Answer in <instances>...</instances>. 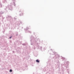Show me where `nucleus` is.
Here are the masks:
<instances>
[{"label": "nucleus", "mask_w": 74, "mask_h": 74, "mask_svg": "<svg viewBox=\"0 0 74 74\" xmlns=\"http://www.w3.org/2000/svg\"><path fill=\"white\" fill-rule=\"evenodd\" d=\"M12 71L11 69H10V72H12Z\"/></svg>", "instance_id": "nucleus-2"}, {"label": "nucleus", "mask_w": 74, "mask_h": 74, "mask_svg": "<svg viewBox=\"0 0 74 74\" xmlns=\"http://www.w3.org/2000/svg\"><path fill=\"white\" fill-rule=\"evenodd\" d=\"M11 38H12V36H11V37H10V39Z\"/></svg>", "instance_id": "nucleus-3"}, {"label": "nucleus", "mask_w": 74, "mask_h": 74, "mask_svg": "<svg viewBox=\"0 0 74 74\" xmlns=\"http://www.w3.org/2000/svg\"><path fill=\"white\" fill-rule=\"evenodd\" d=\"M36 62H37L38 63H39L40 62V61L38 60H37L36 61Z\"/></svg>", "instance_id": "nucleus-1"}]
</instances>
